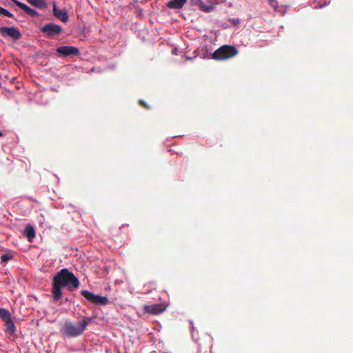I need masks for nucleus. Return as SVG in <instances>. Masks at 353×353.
I'll use <instances>...</instances> for the list:
<instances>
[{
	"label": "nucleus",
	"instance_id": "nucleus-13",
	"mask_svg": "<svg viewBox=\"0 0 353 353\" xmlns=\"http://www.w3.org/2000/svg\"><path fill=\"white\" fill-rule=\"evenodd\" d=\"M5 321L6 326V332H8L10 334H14L16 331V327L12 319L10 318Z\"/></svg>",
	"mask_w": 353,
	"mask_h": 353
},
{
	"label": "nucleus",
	"instance_id": "nucleus-1",
	"mask_svg": "<svg viewBox=\"0 0 353 353\" xmlns=\"http://www.w3.org/2000/svg\"><path fill=\"white\" fill-rule=\"evenodd\" d=\"M79 279L67 268H63L53 277L52 297L54 301H57L62 296L61 288L66 287L68 290H72L78 288Z\"/></svg>",
	"mask_w": 353,
	"mask_h": 353
},
{
	"label": "nucleus",
	"instance_id": "nucleus-21",
	"mask_svg": "<svg viewBox=\"0 0 353 353\" xmlns=\"http://www.w3.org/2000/svg\"><path fill=\"white\" fill-rule=\"evenodd\" d=\"M140 102H141V104L143 106H144V107L147 108V105L143 103V101H141Z\"/></svg>",
	"mask_w": 353,
	"mask_h": 353
},
{
	"label": "nucleus",
	"instance_id": "nucleus-16",
	"mask_svg": "<svg viewBox=\"0 0 353 353\" xmlns=\"http://www.w3.org/2000/svg\"><path fill=\"white\" fill-rule=\"evenodd\" d=\"M27 1L32 6L39 8H41L44 4L43 0H27Z\"/></svg>",
	"mask_w": 353,
	"mask_h": 353
},
{
	"label": "nucleus",
	"instance_id": "nucleus-14",
	"mask_svg": "<svg viewBox=\"0 0 353 353\" xmlns=\"http://www.w3.org/2000/svg\"><path fill=\"white\" fill-rule=\"evenodd\" d=\"M145 308H146V311H148V312H150L152 314H160L165 310V308H163V309L159 308V307L157 305L146 306Z\"/></svg>",
	"mask_w": 353,
	"mask_h": 353
},
{
	"label": "nucleus",
	"instance_id": "nucleus-23",
	"mask_svg": "<svg viewBox=\"0 0 353 353\" xmlns=\"http://www.w3.org/2000/svg\"><path fill=\"white\" fill-rule=\"evenodd\" d=\"M2 134H2V132H1V131H0V137H1V136H2Z\"/></svg>",
	"mask_w": 353,
	"mask_h": 353
},
{
	"label": "nucleus",
	"instance_id": "nucleus-10",
	"mask_svg": "<svg viewBox=\"0 0 353 353\" xmlns=\"http://www.w3.org/2000/svg\"><path fill=\"white\" fill-rule=\"evenodd\" d=\"M53 13H54V15L58 18L59 19H60L61 21L63 22H67L68 20V13L66 12L65 10H61V9H59L56 4L54 3V6H53Z\"/></svg>",
	"mask_w": 353,
	"mask_h": 353
},
{
	"label": "nucleus",
	"instance_id": "nucleus-11",
	"mask_svg": "<svg viewBox=\"0 0 353 353\" xmlns=\"http://www.w3.org/2000/svg\"><path fill=\"white\" fill-rule=\"evenodd\" d=\"M187 0H170L167 3V7L170 9H181L186 3Z\"/></svg>",
	"mask_w": 353,
	"mask_h": 353
},
{
	"label": "nucleus",
	"instance_id": "nucleus-5",
	"mask_svg": "<svg viewBox=\"0 0 353 353\" xmlns=\"http://www.w3.org/2000/svg\"><path fill=\"white\" fill-rule=\"evenodd\" d=\"M41 31L45 33L48 37H52L59 34L62 32L61 26L54 23H48L41 28Z\"/></svg>",
	"mask_w": 353,
	"mask_h": 353
},
{
	"label": "nucleus",
	"instance_id": "nucleus-4",
	"mask_svg": "<svg viewBox=\"0 0 353 353\" xmlns=\"http://www.w3.org/2000/svg\"><path fill=\"white\" fill-rule=\"evenodd\" d=\"M81 294L92 303L100 305H105L108 303L107 296L95 294L88 290H82Z\"/></svg>",
	"mask_w": 353,
	"mask_h": 353
},
{
	"label": "nucleus",
	"instance_id": "nucleus-19",
	"mask_svg": "<svg viewBox=\"0 0 353 353\" xmlns=\"http://www.w3.org/2000/svg\"><path fill=\"white\" fill-rule=\"evenodd\" d=\"M270 5L274 8V10H276L279 7V3L277 0H268Z\"/></svg>",
	"mask_w": 353,
	"mask_h": 353
},
{
	"label": "nucleus",
	"instance_id": "nucleus-7",
	"mask_svg": "<svg viewBox=\"0 0 353 353\" xmlns=\"http://www.w3.org/2000/svg\"><path fill=\"white\" fill-rule=\"evenodd\" d=\"M57 53L63 57L71 56V55H79L80 52L79 50L74 47L70 46H61L57 48Z\"/></svg>",
	"mask_w": 353,
	"mask_h": 353
},
{
	"label": "nucleus",
	"instance_id": "nucleus-9",
	"mask_svg": "<svg viewBox=\"0 0 353 353\" xmlns=\"http://www.w3.org/2000/svg\"><path fill=\"white\" fill-rule=\"evenodd\" d=\"M12 1L25 12L30 14L31 17H37L39 13L37 10L30 8L26 3H22L18 0H12Z\"/></svg>",
	"mask_w": 353,
	"mask_h": 353
},
{
	"label": "nucleus",
	"instance_id": "nucleus-20",
	"mask_svg": "<svg viewBox=\"0 0 353 353\" xmlns=\"http://www.w3.org/2000/svg\"><path fill=\"white\" fill-rule=\"evenodd\" d=\"M190 324L191 326V332H192V337H194V326L193 324V321L192 320L190 321Z\"/></svg>",
	"mask_w": 353,
	"mask_h": 353
},
{
	"label": "nucleus",
	"instance_id": "nucleus-22",
	"mask_svg": "<svg viewBox=\"0 0 353 353\" xmlns=\"http://www.w3.org/2000/svg\"><path fill=\"white\" fill-rule=\"evenodd\" d=\"M176 49H174V50H172V53H173V54H176Z\"/></svg>",
	"mask_w": 353,
	"mask_h": 353
},
{
	"label": "nucleus",
	"instance_id": "nucleus-17",
	"mask_svg": "<svg viewBox=\"0 0 353 353\" xmlns=\"http://www.w3.org/2000/svg\"><path fill=\"white\" fill-rule=\"evenodd\" d=\"M0 15H3L8 17H12L13 14L9 12L8 10L0 6Z\"/></svg>",
	"mask_w": 353,
	"mask_h": 353
},
{
	"label": "nucleus",
	"instance_id": "nucleus-6",
	"mask_svg": "<svg viewBox=\"0 0 353 353\" xmlns=\"http://www.w3.org/2000/svg\"><path fill=\"white\" fill-rule=\"evenodd\" d=\"M0 34L3 37H10L14 40H18L21 37V34L15 27H1L0 28Z\"/></svg>",
	"mask_w": 353,
	"mask_h": 353
},
{
	"label": "nucleus",
	"instance_id": "nucleus-12",
	"mask_svg": "<svg viewBox=\"0 0 353 353\" xmlns=\"http://www.w3.org/2000/svg\"><path fill=\"white\" fill-rule=\"evenodd\" d=\"M24 234L27 236L29 241H32L35 236V230L33 226L28 225L26 227Z\"/></svg>",
	"mask_w": 353,
	"mask_h": 353
},
{
	"label": "nucleus",
	"instance_id": "nucleus-8",
	"mask_svg": "<svg viewBox=\"0 0 353 353\" xmlns=\"http://www.w3.org/2000/svg\"><path fill=\"white\" fill-rule=\"evenodd\" d=\"M192 3L205 12H210L215 8V5L210 1L192 0Z\"/></svg>",
	"mask_w": 353,
	"mask_h": 353
},
{
	"label": "nucleus",
	"instance_id": "nucleus-15",
	"mask_svg": "<svg viewBox=\"0 0 353 353\" xmlns=\"http://www.w3.org/2000/svg\"><path fill=\"white\" fill-rule=\"evenodd\" d=\"M0 318L6 321L11 318V314L8 310L1 307L0 308Z\"/></svg>",
	"mask_w": 353,
	"mask_h": 353
},
{
	"label": "nucleus",
	"instance_id": "nucleus-18",
	"mask_svg": "<svg viewBox=\"0 0 353 353\" xmlns=\"http://www.w3.org/2000/svg\"><path fill=\"white\" fill-rule=\"evenodd\" d=\"M11 258H12V255L11 254H2L1 256V259L2 262H7Z\"/></svg>",
	"mask_w": 353,
	"mask_h": 353
},
{
	"label": "nucleus",
	"instance_id": "nucleus-3",
	"mask_svg": "<svg viewBox=\"0 0 353 353\" xmlns=\"http://www.w3.org/2000/svg\"><path fill=\"white\" fill-rule=\"evenodd\" d=\"M237 50L232 46H223L213 53V58L217 60L228 59L237 54Z\"/></svg>",
	"mask_w": 353,
	"mask_h": 353
},
{
	"label": "nucleus",
	"instance_id": "nucleus-2",
	"mask_svg": "<svg viewBox=\"0 0 353 353\" xmlns=\"http://www.w3.org/2000/svg\"><path fill=\"white\" fill-rule=\"evenodd\" d=\"M91 321L90 317H83L82 320L77 323L65 322L60 332L65 338L77 337L83 333Z\"/></svg>",
	"mask_w": 353,
	"mask_h": 353
}]
</instances>
